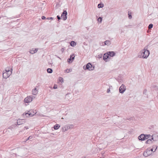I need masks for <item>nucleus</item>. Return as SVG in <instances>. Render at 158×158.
Returning <instances> with one entry per match:
<instances>
[{
  "label": "nucleus",
  "instance_id": "nucleus-1",
  "mask_svg": "<svg viewBox=\"0 0 158 158\" xmlns=\"http://www.w3.org/2000/svg\"><path fill=\"white\" fill-rule=\"evenodd\" d=\"M11 71H10L9 69L5 70V72L3 74V77L4 78L6 79L11 74L13 69H11Z\"/></svg>",
  "mask_w": 158,
  "mask_h": 158
},
{
  "label": "nucleus",
  "instance_id": "nucleus-2",
  "mask_svg": "<svg viewBox=\"0 0 158 158\" xmlns=\"http://www.w3.org/2000/svg\"><path fill=\"white\" fill-rule=\"evenodd\" d=\"M83 69L84 70L87 69L89 71H92L94 69V67L90 63H88L86 65L83 66Z\"/></svg>",
  "mask_w": 158,
  "mask_h": 158
},
{
  "label": "nucleus",
  "instance_id": "nucleus-3",
  "mask_svg": "<svg viewBox=\"0 0 158 158\" xmlns=\"http://www.w3.org/2000/svg\"><path fill=\"white\" fill-rule=\"evenodd\" d=\"M149 52L148 50L144 49L141 52V55L142 56V57L143 58H146L149 56Z\"/></svg>",
  "mask_w": 158,
  "mask_h": 158
},
{
  "label": "nucleus",
  "instance_id": "nucleus-4",
  "mask_svg": "<svg viewBox=\"0 0 158 158\" xmlns=\"http://www.w3.org/2000/svg\"><path fill=\"white\" fill-rule=\"evenodd\" d=\"M35 97L32 95L28 96L26 98L24 99V101L26 103H29L31 102L34 98Z\"/></svg>",
  "mask_w": 158,
  "mask_h": 158
},
{
  "label": "nucleus",
  "instance_id": "nucleus-5",
  "mask_svg": "<svg viewBox=\"0 0 158 158\" xmlns=\"http://www.w3.org/2000/svg\"><path fill=\"white\" fill-rule=\"evenodd\" d=\"M152 152L150 151V148H148L143 153V155L145 157H147L151 154Z\"/></svg>",
  "mask_w": 158,
  "mask_h": 158
},
{
  "label": "nucleus",
  "instance_id": "nucleus-6",
  "mask_svg": "<svg viewBox=\"0 0 158 158\" xmlns=\"http://www.w3.org/2000/svg\"><path fill=\"white\" fill-rule=\"evenodd\" d=\"M67 15V12L66 10L64 11L61 15V17L63 20H65L67 18L66 15Z\"/></svg>",
  "mask_w": 158,
  "mask_h": 158
},
{
  "label": "nucleus",
  "instance_id": "nucleus-7",
  "mask_svg": "<svg viewBox=\"0 0 158 158\" xmlns=\"http://www.w3.org/2000/svg\"><path fill=\"white\" fill-rule=\"evenodd\" d=\"M126 90V87L125 86L123 85H122L120 87L119 91L120 93H123Z\"/></svg>",
  "mask_w": 158,
  "mask_h": 158
},
{
  "label": "nucleus",
  "instance_id": "nucleus-8",
  "mask_svg": "<svg viewBox=\"0 0 158 158\" xmlns=\"http://www.w3.org/2000/svg\"><path fill=\"white\" fill-rule=\"evenodd\" d=\"M109 57V52H107L106 53L104 54L103 57V59L106 61H107V59Z\"/></svg>",
  "mask_w": 158,
  "mask_h": 158
},
{
  "label": "nucleus",
  "instance_id": "nucleus-9",
  "mask_svg": "<svg viewBox=\"0 0 158 158\" xmlns=\"http://www.w3.org/2000/svg\"><path fill=\"white\" fill-rule=\"evenodd\" d=\"M139 139L141 140H144L147 139L145 135H144L142 134L138 137Z\"/></svg>",
  "mask_w": 158,
  "mask_h": 158
},
{
  "label": "nucleus",
  "instance_id": "nucleus-10",
  "mask_svg": "<svg viewBox=\"0 0 158 158\" xmlns=\"http://www.w3.org/2000/svg\"><path fill=\"white\" fill-rule=\"evenodd\" d=\"M31 112H33L31 110L30 111H29L28 113H26V115L27 117H29L31 116H32L34 115L35 114V113L34 114V113L33 112V113H31Z\"/></svg>",
  "mask_w": 158,
  "mask_h": 158
},
{
  "label": "nucleus",
  "instance_id": "nucleus-11",
  "mask_svg": "<svg viewBox=\"0 0 158 158\" xmlns=\"http://www.w3.org/2000/svg\"><path fill=\"white\" fill-rule=\"evenodd\" d=\"M69 130L68 125H65L62 127V132H64Z\"/></svg>",
  "mask_w": 158,
  "mask_h": 158
},
{
  "label": "nucleus",
  "instance_id": "nucleus-12",
  "mask_svg": "<svg viewBox=\"0 0 158 158\" xmlns=\"http://www.w3.org/2000/svg\"><path fill=\"white\" fill-rule=\"evenodd\" d=\"M24 120L23 119H19L17 121V124L18 125H20L23 124L24 123V121H23Z\"/></svg>",
  "mask_w": 158,
  "mask_h": 158
},
{
  "label": "nucleus",
  "instance_id": "nucleus-13",
  "mask_svg": "<svg viewBox=\"0 0 158 158\" xmlns=\"http://www.w3.org/2000/svg\"><path fill=\"white\" fill-rule=\"evenodd\" d=\"M38 93V90L36 88L33 89L32 90V93L33 95H36Z\"/></svg>",
  "mask_w": 158,
  "mask_h": 158
},
{
  "label": "nucleus",
  "instance_id": "nucleus-14",
  "mask_svg": "<svg viewBox=\"0 0 158 158\" xmlns=\"http://www.w3.org/2000/svg\"><path fill=\"white\" fill-rule=\"evenodd\" d=\"M38 50V48H33L32 49L29 51L30 53L31 54H34Z\"/></svg>",
  "mask_w": 158,
  "mask_h": 158
},
{
  "label": "nucleus",
  "instance_id": "nucleus-15",
  "mask_svg": "<svg viewBox=\"0 0 158 158\" xmlns=\"http://www.w3.org/2000/svg\"><path fill=\"white\" fill-rule=\"evenodd\" d=\"M153 148L150 149V150L151 152H155L157 148V146L156 145L153 146Z\"/></svg>",
  "mask_w": 158,
  "mask_h": 158
},
{
  "label": "nucleus",
  "instance_id": "nucleus-16",
  "mask_svg": "<svg viewBox=\"0 0 158 158\" xmlns=\"http://www.w3.org/2000/svg\"><path fill=\"white\" fill-rule=\"evenodd\" d=\"M60 127V126L58 124H56L54 126V128L55 130H57Z\"/></svg>",
  "mask_w": 158,
  "mask_h": 158
},
{
  "label": "nucleus",
  "instance_id": "nucleus-17",
  "mask_svg": "<svg viewBox=\"0 0 158 158\" xmlns=\"http://www.w3.org/2000/svg\"><path fill=\"white\" fill-rule=\"evenodd\" d=\"M72 71V69H66L64 70V73H68L71 72Z\"/></svg>",
  "mask_w": 158,
  "mask_h": 158
},
{
  "label": "nucleus",
  "instance_id": "nucleus-18",
  "mask_svg": "<svg viewBox=\"0 0 158 158\" xmlns=\"http://www.w3.org/2000/svg\"><path fill=\"white\" fill-rule=\"evenodd\" d=\"M115 53L112 51L109 52V56L112 57L115 55Z\"/></svg>",
  "mask_w": 158,
  "mask_h": 158
},
{
  "label": "nucleus",
  "instance_id": "nucleus-19",
  "mask_svg": "<svg viewBox=\"0 0 158 158\" xmlns=\"http://www.w3.org/2000/svg\"><path fill=\"white\" fill-rule=\"evenodd\" d=\"M69 129H71L74 128V126L72 124L68 125Z\"/></svg>",
  "mask_w": 158,
  "mask_h": 158
},
{
  "label": "nucleus",
  "instance_id": "nucleus-20",
  "mask_svg": "<svg viewBox=\"0 0 158 158\" xmlns=\"http://www.w3.org/2000/svg\"><path fill=\"white\" fill-rule=\"evenodd\" d=\"M70 45L71 46L73 47L76 45V43L74 41H72L70 43Z\"/></svg>",
  "mask_w": 158,
  "mask_h": 158
},
{
  "label": "nucleus",
  "instance_id": "nucleus-21",
  "mask_svg": "<svg viewBox=\"0 0 158 158\" xmlns=\"http://www.w3.org/2000/svg\"><path fill=\"white\" fill-rule=\"evenodd\" d=\"M48 73H51L52 72V70L51 69H48L47 70Z\"/></svg>",
  "mask_w": 158,
  "mask_h": 158
},
{
  "label": "nucleus",
  "instance_id": "nucleus-22",
  "mask_svg": "<svg viewBox=\"0 0 158 158\" xmlns=\"http://www.w3.org/2000/svg\"><path fill=\"white\" fill-rule=\"evenodd\" d=\"M103 5L101 4H99L98 5V8H100L103 7Z\"/></svg>",
  "mask_w": 158,
  "mask_h": 158
},
{
  "label": "nucleus",
  "instance_id": "nucleus-23",
  "mask_svg": "<svg viewBox=\"0 0 158 158\" xmlns=\"http://www.w3.org/2000/svg\"><path fill=\"white\" fill-rule=\"evenodd\" d=\"M152 142V140L151 139H148L146 142L147 143L150 144Z\"/></svg>",
  "mask_w": 158,
  "mask_h": 158
},
{
  "label": "nucleus",
  "instance_id": "nucleus-24",
  "mask_svg": "<svg viewBox=\"0 0 158 158\" xmlns=\"http://www.w3.org/2000/svg\"><path fill=\"white\" fill-rule=\"evenodd\" d=\"M98 21L99 22H100V23H101L102 21V18H101V17H99L98 19Z\"/></svg>",
  "mask_w": 158,
  "mask_h": 158
},
{
  "label": "nucleus",
  "instance_id": "nucleus-25",
  "mask_svg": "<svg viewBox=\"0 0 158 158\" xmlns=\"http://www.w3.org/2000/svg\"><path fill=\"white\" fill-rule=\"evenodd\" d=\"M108 43H109V41L106 40V41L104 42V45H108Z\"/></svg>",
  "mask_w": 158,
  "mask_h": 158
},
{
  "label": "nucleus",
  "instance_id": "nucleus-26",
  "mask_svg": "<svg viewBox=\"0 0 158 158\" xmlns=\"http://www.w3.org/2000/svg\"><path fill=\"white\" fill-rule=\"evenodd\" d=\"M128 15L129 18L130 19H131V13L130 12H128Z\"/></svg>",
  "mask_w": 158,
  "mask_h": 158
},
{
  "label": "nucleus",
  "instance_id": "nucleus-27",
  "mask_svg": "<svg viewBox=\"0 0 158 158\" xmlns=\"http://www.w3.org/2000/svg\"><path fill=\"white\" fill-rule=\"evenodd\" d=\"M32 138V137L31 136H29L26 140V141H27L29 139H31Z\"/></svg>",
  "mask_w": 158,
  "mask_h": 158
},
{
  "label": "nucleus",
  "instance_id": "nucleus-28",
  "mask_svg": "<svg viewBox=\"0 0 158 158\" xmlns=\"http://www.w3.org/2000/svg\"><path fill=\"white\" fill-rule=\"evenodd\" d=\"M153 27V25L152 24H150L148 26V28L150 29L152 28Z\"/></svg>",
  "mask_w": 158,
  "mask_h": 158
},
{
  "label": "nucleus",
  "instance_id": "nucleus-29",
  "mask_svg": "<svg viewBox=\"0 0 158 158\" xmlns=\"http://www.w3.org/2000/svg\"><path fill=\"white\" fill-rule=\"evenodd\" d=\"M72 58V59L73 60L74 58V55L73 54L72 55H71L70 56V58Z\"/></svg>",
  "mask_w": 158,
  "mask_h": 158
},
{
  "label": "nucleus",
  "instance_id": "nucleus-30",
  "mask_svg": "<svg viewBox=\"0 0 158 158\" xmlns=\"http://www.w3.org/2000/svg\"><path fill=\"white\" fill-rule=\"evenodd\" d=\"M57 88V86L56 85H54L53 87L54 89H56Z\"/></svg>",
  "mask_w": 158,
  "mask_h": 158
},
{
  "label": "nucleus",
  "instance_id": "nucleus-31",
  "mask_svg": "<svg viewBox=\"0 0 158 158\" xmlns=\"http://www.w3.org/2000/svg\"><path fill=\"white\" fill-rule=\"evenodd\" d=\"M60 81L61 82H63L64 81L63 79L62 78H61L60 79Z\"/></svg>",
  "mask_w": 158,
  "mask_h": 158
},
{
  "label": "nucleus",
  "instance_id": "nucleus-32",
  "mask_svg": "<svg viewBox=\"0 0 158 158\" xmlns=\"http://www.w3.org/2000/svg\"><path fill=\"white\" fill-rule=\"evenodd\" d=\"M101 45H104V43L103 42H101L100 43Z\"/></svg>",
  "mask_w": 158,
  "mask_h": 158
},
{
  "label": "nucleus",
  "instance_id": "nucleus-33",
  "mask_svg": "<svg viewBox=\"0 0 158 158\" xmlns=\"http://www.w3.org/2000/svg\"><path fill=\"white\" fill-rule=\"evenodd\" d=\"M41 18L42 19H45L46 17L44 16H42Z\"/></svg>",
  "mask_w": 158,
  "mask_h": 158
},
{
  "label": "nucleus",
  "instance_id": "nucleus-34",
  "mask_svg": "<svg viewBox=\"0 0 158 158\" xmlns=\"http://www.w3.org/2000/svg\"><path fill=\"white\" fill-rule=\"evenodd\" d=\"M57 19H58V20H59V19H60V17L59 16H58V15L57 16Z\"/></svg>",
  "mask_w": 158,
  "mask_h": 158
},
{
  "label": "nucleus",
  "instance_id": "nucleus-35",
  "mask_svg": "<svg viewBox=\"0 0 158 158\" xmlns=\"http://www.w3.org/2000/svg\"><path fill=\"white\" fill-rule=\"evenodd\" d=\"M47 19H53V18L52 17H50V18H47Z\"/></svg>",
  "mask_w": 158,
  "mask_h": 158
},
{
  "label": "nucleus",
  "instance_id": "nucleus-36",
  "mask_svg": "<svg viewBox=\"0 0 158 158\" xmlns=\"http://www.w3.org/2000/svg\"><path fill=\"white\" fill-rule=\"evenodd\" d=\"M71 60V59L70 58H69V59H68L67 60V61L69 63L70 62V61Z\"/></svg>",
  "mask_w": 158,
  "mask_h": 158
},
{
  "label": "nucleus",
  "instance_id": "nucleus-37",
  "mask_svg": "<svg viewBox=\"0 0 158 158\" xmlns=\"http://www.w3.org/2000/svg\"><path fill=\"white\" fill-rule=\"evenodd\" d=\"M25 129H28V127H24V130H25Z\"/></svg>",
  "mask_w": 158,
  "mask_h": 158
},
{
  "label": "nucleus",
  "instance_id": "nucleus-38",
  "mask_svg": "<svg viewBox=\"0 0 158 158\" xmlns=\"http://www.w3.org/2000/svg\"><path fill=\"white\" fill-rule=\"evenodd\" d=\"M107 92L108 93H109V89H107Z\"/></svg>",
  "mask_w": 158,
  "mask_h": 158
},
{
  "label": "nucleus",
  "instance_id": "nucleus-39",
  "mask_svg": "<svg viewBox=\"0 0 158 158\" xmlns=\"http://www.w3.org/2000/svg\"><path fill=\"white\" fill-rule=\"evenodd\" d=\"M64 50V48H62L61 49V50L63 52V51Z\"/></svg>",
  "mask_w": 158,
  "mask_h": 158
},
{
  "label": "nucleus",
  "instance_id": "nucleus-40",
  "mask_svg": "<svg viewBox=\"0 0 158 158\" xmlns=\"http://www.w3.org/2000/svg\"><path fill=\"white\" fill-rule=\"evenodd\" d=\"M62 118V119H63V118Z\"/></svg>",
  "mask_w": 158,
  "mask_h": 158
},
{
  "label": "nucleus",
  "instance_id": "nucleus-41",
  "mask_svg": "<svg viewBox=\"0 0 158 158\" xmlns=\"http://www.w3.org/2000/svg\"><path fill=\"white\" fill-rule=\"evenodd\" d=\"M86 158L85 157H84V158Z\"/></svg>",
  "mask_w": 158,
  "mask_h": 158
}]
</instances>
